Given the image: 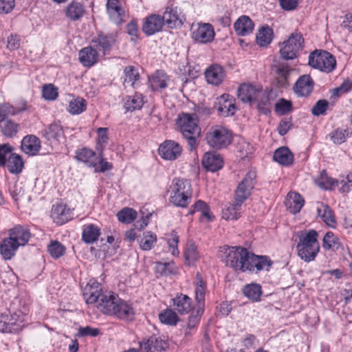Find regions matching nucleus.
<instances>
[{
  "mask_svg": "<svg viewBox=\"0 0 352 352\" xmlns=\"http://www.w3.org/2000/svg\"><path fill=\"white\" fill-rule=\"evenodd\" d=\"M220 255L226 265L236 271L268 270L272 262L266 256H258L242 247H223Z\"/></svg>",
  "mask_w": 352,
  "mask_h": 352,
  "instance_id": "obj_1",
  "label": "nucleus"
},
{
  "mask_svg": "<svg viewBox=\"0 0 352 352\" xmlns=\"http://www.w3.org/2000/svg\"><path fill=\"white\" fill-rule=\"evenodd\" d=\"M177 124L183 137L187 140L190 151H194L197 146V139L201 133L195 114L182 113L177 119Z\"/></svg>",
  "mask_w": 352,
  "mask_h": 352,
  "instance_id": "obj_2",
  "label": "nucleus"
},
{
  "mask_svg": "<svg viewBox=\"0 0 352 352\" xmlns=\"http://www.w3.org/2000/svg\"><path fill=\"white\" fill-rule=\"evenodd\" d=\"M318 234L314 230L302 232L299 236V241L296 245L298 256L305 262L315 259L320 250L318 241Z\"/></svg>",
  "mask_w": 352,
  "mask_h": 352,
  "instance_id": "obj_3",
  "label": "nucleus"
},
{
  "mask_svg": "<svg viewBox=\"0 0 352 352\" xmlns=\"http://www.w3.org/2000/svg\"><path fill=\"white\" fill-rule=\"evenodd\" d=\"M170 202L176 206L186 208L190 203L192 191L189 180L175 178L170 186Z\"/></svg>",
  "mask_w": 352,
  "mask_h": 352,
  "instance_id": "obj_4",
  "label": "nucleus"
},
{
  "mask_svg": "<svg viewBox=\"0 0 352 352\" xmlns=\"http://www.w3.org/2000/svg\"><path fill=\"white\" fill-rule=\"evenodd\" d=\"M309 65L325 73L333 72L336 66V60L329 52L316 50L309 56Z\"/></svg>",
  "mask_w": 352,
  "mask_h": 352,
  "instance_id": "obj_5",
  "label": "nucleus"
},
{
  "mask_svg": "<svg viewBox=\"0 0 352 352\" xmlns=\"http://www.w3.org/2000/svg\"><path fill=\"white\" fill-rule=\"evenodd\" d=\"M206 139L210 147L215 149H221L230 144L232 136L226 128L215 126L207 132Z\"/></svg>",
  "mask_w": 352,
  "mask_h": 352,
  "instance_id": "obj_6",
  "label": "nucleus"
},
{
  "mask_svg": "<svg viewBox=\"0 0 352 352\" xmlns=\"http://www.w3.org/2000/svg\"><path fill=\"white\" fill-rule=\"evenodd\" d=\"M304 39L299 32H294L289 38L282 43L280 48V57L284 60H293L296 58L300 50L302 49Z\"/></svg>",
  "mask_w": 352,
  "mask_h": 352,
  "instance_id": "obj_7",
  "label": "nucleus"
},
{
  "mask_svg": "<svg viewBox=\"0 0 352 352\" xmlns=\"http://www.w3.org/2000/svg\"><path fill=\"white\" fill-rule=\"evenodd\" d=\"M256 178V175L254 171L250 170L245 175L235 190V201L243 204L249 198L252 190L254 188Z\"/></svg>",
  "mask_w": 352,
  "mask_h": 352,
  "instance_id": "obj_8",
  "label": "nucleus"
},
{
  "mask_svg": "<svg viewBox=\"0 0 352 352\" xmlns=\"http://www.w3.org/2000/svg\"><path fill=\"white\" fill-rule=\"evenodd\" d=\"M116 41L115 34L100 32L91 39V45L98 54L105 56L109 54Z\"/></svg>",
  "mask_w": 352,
  "mask_h": 352,
  "instance_id": "obj_9",
  "label": "nucleus"
},
{
  "mask_svg": "<svg viewBox=\"0 0 352 352\" xmlns=\"http://www.w3.org/2000/svg\"><path fill=\"white\" fill-rule=\"evenodd\" d=\"M261 95H264L261 87L250 84H243L238 89V97L243 102H258V107L261 109L264 102H259Z\"/></svg>",
  "mask_w": 352,
  "mask_h": 352,
  "instance_id": "obj_10",
  "label": "nucleus"
},
{
  "mask_svg": "<svg viewBox=\"0 0 352 352\" xmlns=\"http://www.w3.org/2000/svg\"><path fill=\"white\" fill-rule=\"evenodd\" d=\"M162 19H163L164 24L167 25L169 28L181 27L185 20L180 8L173 5L166 8Z\"/></svg>",
  "mask_w": 352,
  "mask_h": 352,
  "instance_id": "obj_11",
  "label": "nucleus"
},
{
  "mask_svg": "<svg viewBox=\"0 0 352 352\" xmlns=\"http://www.w3.org/2000/svg\"><path fill=\"white\" fill-rule=\"evenodd\" d=\"M215 32L213 26L210 23H200L197 28L192 32V38L199 43H208L213 41Z\"/></svg>",
  "mask_w": 352,
  "mask_h": 352,
  "instance_id": "obj_12",
  "label": "nucleus"
},
{
  "mask_svg": "<svg viewBox=\"0 0 352 352\" xmlns=\"http://www.w3.org/2000/svg\"><path fill=\"white\" fill-rule=\"evenodd\" d=\"M275 80L278 87L287 88L289 87L292 73L294 69L287 63H279L274 66Z\"/></svg>",
  "mask_w": 352,
  "mask_h": 352,
  "instance_id": "obj_13",
  "label": "nucleus"
},
{
  "mask_svg": "<svg viewBox=\"0 0 352 352\" xmlns=\"http://www.w3.org/2000/svg\"><path fill=\"white\" fill-rule=\"evenodd\" d=\"M121 298L113 293H107L101 296L97 305L98 309L104 314L112 316Z\"/></svg>",
  "mask_w": 352,
  "mask_h": 352,
  "instance_id": "obj_14",
  "label": "nucleus"
},
{
  "mask_svg": "<svg viewBox=\"0 0 352 352\" xmlns=\"http://www.w3.org/2000/svg\"><path fill=\"white\" fill-rule=\"evenodd\" d=\"M235 99L229 94H223L215 104L219 114L223 117L233 116L236 111Z\"/></svg>",
  "mask_w": 352,
  "mask_h": 352,
  "instance_id": "obj_15",
  "label": "nucleus"
},
{
  "mask_svg": "<svg viewBox=\"0 0 352 352\" xmlns=\"http://www.w3.org/2000/svg\"><path fill=\"white\" fill-rule=\"evenodd\" d=\"M164 25L160 15L152 14L144 19L142 30L146 36H151L162 31Z\"/></svg>",
  "mask_w": 352,
  "mask_h": 352,
  "instance_id": "obj_16",
  "label": "nucleus"
},
{
  "mask_svg": "<svg viewBox=\"0 0 352 352\" xmlns=\"http://www.w3.org/2000/svg\"><path fill=\"white\" fill-rule=\"evenodd\" d=\"M181 146L173 140H166L159 147L160 155L167 160H174L182 153Z\"/></svg>",
  "mask_w": 352,
  "mask_h": 352,
  "instance_id": "obj_17",
  "label": "nucleus"
},
{
  "mask_svg": "<svg viewBox=\"0 0 352 352\" xmlns=\"http://www.w3.org/2000/svg\"><path fill=\"white\" fill-rule=\"evenodd\" d=\"M102 293V286L98 282L90 280L82 291L83 298L88 304L99 302Z\"/></svg>",
  "mask_w": 352,
  "mask_h": 352,
  "instance_id": "obj_18",
  "label": "nucleus"
},
{
  "mask_svg": "<svg viewBox=\"0 0 352 352\" xmlns=\"http://www.w3.org/2000/svg\"><path fill=\"white\" fill-rule=\"evenodd\" d=\"M314 82L309 75L299 77L294 86L295 94L299 97H307L313 91Z\"/></svg>",
  "mask_w": 352,
  "mask_h": 352,
  "instance_id": "obj_19",
  "label": "nucleus"
},
{
  "mask_svg": "<svg viewBox=\"0 0 352 352\" xmlns=\"http://www.w3.org/2000/svg\"><path fill=\"white\" fill-rule=\"evenodd\" d=\"M168 348V343L166 340L155 336L150 337L141 344L142 352H165Z\"/></svg>",
  "mask_w": 352,
  "mask_h": 352,
  "instance_id": "obj_20",
  "label": "nucleus"
},
{
  "mask_svg": "<svg viewBox=\"0 0 352 352\" xmlns=\"http://www.w3.org/2000/svg\"><path fill=\"white\" fill-rule=\"evenodd\" d=\"M65 16L72 21H80L85 14V6L77 1H72L64 9Z\"/></svg>",
  "mask_w": 352,
  "mask_h": 352,
  "instance_id": "obj_21",
  "label": "nucleus"
},
{
  "mask_svg": "<svg viewBox=\"0 0 352 352\" xmlns=\"http://www.w3.org/2000/svg\"><path fill=\"white\" fill-rule=\"evenodd\" d=\"M205 76L209 84L217 86L223 81L226 74L222 66L214 64L206 70Z\"/></svg>",
  "mask_w": 352,
  "mask_h": 352,
  "instance_id": "obj_22",
  "label": "nucleus"
},
{
  "mask_svg": "<svg viewBox=\"0 0 352 352\" xmlns=\"http://www.w3.org/2000/svg\"><path fill=\"white\" fill-rule=\"evenodd\" d=\"M201 163L203 166L209 171L215 172L223 167V158L214 152H207L204 154Z\"/></svg>",
  "mask_w": 352,
  "mask_h": 352,
  "instance_id": "obj_23",
  "label": "nucleus"
},
{
  "mask_svg": "<svg viewBox=\"0 0 352 352\" xmlns=\"http://www.w3.org/2000/svg\"><path fill=\"white\" fill-rule=\"evenodd\" d=\"M107 9L112 21L117 25H120L123 23L125 11L118 0H108Z\"/></svg>",
  "mask_w": 352,
  "mask_h": 352,
  "instance_id": "obj_24",
  "label": "nucleus"
},
{
  "mask_svg": "<svg viewBox=\"0 0 352 352\" xmlns=\"http://www.w3.org/2000/svg\"><path fill=\"white\" fill-rule=\"evenodd\" d=\"M135 314V309L132 305L120 299L112 316L122 320L132 321L134 320Z\"/></svg>",
  "mask_w": 352,
  "mask_h": 352,
  "instance_id": "obj_25",
  "label": "nucleus"
},
{
  "mask_svg": "<svg viewBox=\"0 0 352 352\" xmlns=\"http://www.w3.org/2000/svg\"><path fill=\"white\" fill-rule=\"evenodd\" d=\"M206 282L204 281L200 273L196 275L195 300L197 305V313H203L205 307Z\"/></svg>",
  "mask_w": 352,
  "mask_h": 352,
  "instance_id": "obj_26",
  "label": "nucleus"
},
{
  "mask_svg": "<svg viewBox=\"0 0 352 352\" xmlns=\"http://www.w3.org/2000/svg\"><path fill=\"white\" fill-rule=\"evenodd\" d=\"M21 149L28 155H35L41 148L40 140L34 135H29L23 138L21 141Z\"/></svg>",
  "mask_w": 352,
  "mask_h": 352,
  "instance_id": "obj_27",
  "label": "nucleus"
},
{
  "mask_svg": "<svg viewBox=\"0 0 352 352\" xmlns=\"http://www.w3.org/2000/svg\"><path fill=\"white\" fill-rule=\"evenodd\" d=\"M31 234L30 230L21 225L16 226L10 230L9 236L12 238L19 246H24L28 242Z\"/></svg>",
  "mask_w": 352,
  "mask_h": 352,
  "instance_id": "obj_28",
  "label": "nucleus"
},
{
  "mask_svg": "<svg viewBox=\"0 0 352 352\" xmlns=\"http://www.w3.org/2000/svg\"><path fill=\"white\" fill-rule=\"evenodd\" d=\"M79 60L82 65L85 67H91L97 63L99 54L96 50L89 46L81 49L79 52Z\"/></svg>",
  "mask_w": 352,
  "mask_h": 352,
  "instance_id": "obj_29",
  "label": "nucleus"
},
{
  "mask_svg": "<svg viewBox=\"0 0 352 352\" xmlns=\"http://www.w3.org/2000/svg\"><path fill=\"white\" fill-rule=\"evenodd\" d=\"M254 23L249 16L243 15L234 23V29L237 35L244 36L252 32Z\"/></svg>",
  "mask_w": 352,
  "mask_h": 352,
  "instance_id": "obj_30",
  "label": "nucleus"
},
{
  "mask_svg": "<svg viewBox=\"0 0 352 352\" xmlns=\"http://www.w3.org/2000/svg\"><path fill=\"white\" fill-rule=\"evenodd\" d=\"M173 307L180 314H188L192 309V299L186 294L177 295L173 298Z\"/></svg>",
  "mask_w": 352,
  "mask_h": 352,
  "instance_id": "obj_31",
  "label": "nucleus"
},
{
  "mask_svg": "<svg viewBox=\"0 0 352 352\" xmlns=\"http://www.w3.org/2000/svg\"><path fill=\"white\" fill-rule=\"evenodd\" d=\"M76 159L89 167L96 166L98 161L96 153L91 149L86 147L76 151Z\"/></svg>",
  "mask_w": 352,
  "mask_h": 352,
  "instance_id": "obj_32",
  "label": "nucleus"
},
{
  "mask_svg": "<svg viewBox=\"0 0 352 352\" xmlns=\"http://www.w3.org/2000/svg\"><path fill=\"white\" fill-rule=\"evenodd\" d=\"M305 200L298 192H289L287 195L285 204L287 210L292 214L299 212L304 206Z\"/></svg>",
  "mask_w": 352,
  "mask_h": 352,
  "instance_id": "obj_33",
  "label": "nucleus"
},
{
  "mask_svg": "<svg viewBox=\"0 0 352 352\" xmlns=\"http://www.w3.org/2000/svg\"><path fill=\"white\" fill-rule=\"evenodd\" d=\"M243 203L235 201L227 204L222 210V217L226 220H236L241 217Z\"/></svg>",
  "mask_w": 352,
  "mask_h": 352,
  "instance_id": "obj_34",
  "label": "nucleus"
},
{
  "mask_svg": "<svg viewBox=\"0 0 352 352\" xmlns=\"http://www.w3.org/2000/svg\"><path fill=\"white\" fill-rule=\"evenodd\" d=\"M51 215L54 221L60 225L64 224L71 219L70 210L63 205L54 206Z\"/></svg>",
  "mask_w": 352,
  "mask_h": 352,
  "instance_id": "obj_35",
  "label": "nucleus"
},
{
  "mask_svg": "<svg viewBox=\"0 0 352 352\" xmlns=\"http://www.w3.org/2000/svg\"><path fill=\"white\" fill-rule=\"evenodd\" d=\"M100 235V229L94 224L85 225L82 228V240L87 244L96 242Z\"/></svg>",
  "mask_w": 352,
  "mask_h": 352,
  "instance_id": "obj_36",
  "label": "nucleus"
},
{
  "mask_svg": "<svg viewBox=\"0 0 352 352\" xmlns=\"http://www.w3.org/2000/svg\"><path fill=\"white\" fill-rule=\"evenodd\" d=\"M273 158L279 164L289 166L293 162L294 155L287 147L282 146L274 151Z\"/></svg>",
  "mask_w": 352,
  "mask_h": 352,
  "instance_id": "obj_37",
  "label": "nucleus"
},
{
  "mask_svg": "<svg viewBox=\"0 0 352 352\" xmlns=\"http://www.w3.org/2000/svg\"><path fill=\"white\" fill-rule=\"evenodd\" d=\"M318 216L329 227L334 228L336 224L333 211L327 204L320 203L317 206Z\"/></svg>",
  "mask_w": 352,
  "mask_h": 352,
  "instance_id": "obj_38",
  "label": "nucleus"
},
{
  "mask_svg": "<svg viewBox=\"0 0 352 352\" xmlns=\"http://www.w3.org/2000/svg\"><path fill=\"white\" fill-rule=\"evenodd\" d=\"M19 245L12 238L4 239L0 245V252L5 259H10L15 254Z\"/></svg>",
  "mask_w": 352,
  "mask_h": 352,
  "instance_id": "obj_39",
  "label": "nucleus"
},
{
  "mask_svg": "<svg viewBox=\"0 0 352 352\" xmlns=\"http://www.w3.org/2000/svg\"><path fill=\"white\" fill-rule=\"evenodd\" d=\"M144 103V97L140 93H135L133 96H128L124 104L127 111L140 109Z\"/></svg>",
  "mask_w": 352,
  "mask_h": 352,
  "instance_id": "obj_40",
  "label": "nucleus"
},
{
  "mask_svg": "<svg viewBox=\"0 0 352 352\" xmlns=\"http://www.w3.org/2000/svg\"><path fill=\"white\" fill-rule=\"evenodd\" d=\"M25 111V104L23 103V107H14L8 104H0V123L6 120L7 117L15 116Z\"/></svg>",
  "mask_w": 352,
  "mask_h": 352,
  "instance_id": "obj_41",
  "label": "nucleus"
},
{
  "mask_svg": "<svg viewBox=\"0 0 352 352\" xmlns=\"http://www.w3.org/2000/svg\"><path fill=\"white\" fill-rule=\"evenodd\" d=\"M168 81V76L162 71H157L150 80L151 87L154 91L164 89L167 87Z\"/></svg>",
  "mask_w": 352,
  "mask_h": 352,
  "instance_id": "obj_42",
  "label": "nucleus"
},
{
  "mask_svg": "<svg viewBox=\"0 0 352 352\" xmlns=\"http://www.w3.org/2000/svg\"><path fill=\"white\" fill-rule=\"evenodd\" d=\"M24 163L21 157L16 153H12L8 159V169L12 174L20 173L23 168Z\"/></svg>",
  "mask_w": 352,
  "mask_h": 352,
  "instance_id": "obj_43",
  "label": "nucleus"
},
{
  "mask_svg": "<svg viewBox=\"0 0 352 352\" xmlns=\"http://www.w3.org/2000/svg\"><path fill=\"white\" fill-rule=\"evenodd\" d=\"M273 30L268 26H263L256 34L257 43L262 47L268 45L272 41Z\"/></svg>",
  "mask_w": 352,
  "mask_h": 352,
  "instance_id": "obj_44",
  "label": "nucleus"
},
{
  "mask_svg": "<svg viewBox=\"0 0 352 352\" xmlns=\"http://www.w3.org/2000/svg\"><path fill=\"white\" fill-rule=\"evenodd\" d=\"M2 133L7 138H13L18 133L20 126L12 120H6L0 123Z\"/></svg>",
  "mask_w": 352,
  "mask_h": 352,
  "instance_id": "obj_45",
  "label": "nucleus"
},
{
  "mask_svg": "<svg viewBox=\"0 0 352 352\" xmlns=\"http://www.w3.org/2000/svg\"><path fill=\"white\" fill-rule=\"evenodd\" d=\"M244 295L252 301H259L262 294L261 287L258 284L247 285L243 289Z\"/></svg>",
  "mask_w": 352,
  "mask_h": 352,
  "instance_id": "obj_46",
  "label": "nucleus"
},
{
  "mask_svg": "<svg viewBox=\"0 0 352 352\" xmlns=\"http://www.w3.org/2000/svg\"><path fill=\"white\" fill-rule=\"evenodd\" d=\"M124 74V83H130L131 86L135 88L140 78V74L138 69L134 66L129 65L125 67Z\"/></svg>",
  "mask_w": 352,
  "mask_h": 352,
  "instance_id": "obj_47",
  "label": "nucleus"
},
{
  "mask_svg": "<svg viewBox=\"0 0 352 352\" xmlns=\"http://www.w3.org/2000/svg\"><path fill=\"white\" fill-rule=\"evenodd\" d=\"M340 246L339 239L332 232H327L322 240V248L324 250H338Z\"/></svg>",
  "mask_w": 352,
  "mask_h": 352,
  "instance_id": "obj_48",
  "label": "nucleus"
},
{
  "mask_svg": "<svg viewBox=\"0 0 352 352\" xmlns=\"http://www.w3.org/2000/svg\"><path fill=\"white\" fill-rule=\"evenodd\" d=\"M47 251L53 258L57 259L65 254L66 248L58 241H51L47 245Z\"/></svg>",
  "mask_w": 352,
  "mask_h": 352,
  "instance_id": "obj_49",
  "label": "nucleus"
},
{
  "mask_svg": "<svg viewBox=\"0 0 352 352\" xmlns=\"http://www.w3.org/2000/svg\"><path fill=\"white\" fill-rule=\"evenodd\" d=\"M86 106L87 102L85 100L82 98H77L69 102L67 111L73 115L80 114L85 111Z\"/></svg>",
  "mask_w": 352,
  "mask_h": 352,
  "instance_id": "obj_50",
  "label": "nucleus"
},
{
  "mask_svg": "<svg viewBox=\"0 0 352 352\" xmlns=\"http://www.w3.org/2000/svg\"><path fill=\"white\" fill-rule=\"evenodd\" d=\"M157 242L155 234L147 231L143 233V237L140 241V247L142 250L148 251L153 248Z\"/></svg>",
  "mask_w": 352,
  "mask_h": 352,
  "instance_id": "obj_51",
  "label": "nucleus"
},
{
  "mask_svg": "<svg viewBox=\"0 0 352 352\" xmlns=\"http://www.w3.org/2000/svg\"><path fill=\"white\" fill-rule=\"evenodd\" d=\"M316 182L318 186L325 190L331 189L335 185H338V182L329 177L326 170H322L320 173V176L316 180Z\"/></svg>",
  "mask_w": 352,
  "mask_h": 352,
  "instance_id": "obj_52",
  "label": "nucleus"
},
{
  "mask_svg": "<svg viewBox=\"0 0 352 352\" xmlns=\"http://www.w3.org/2000/svg\"><path fill=\"white\" fill-rule=\"evenodd\" d=\"M25 314L21 313V311L14 312L11 314L9 319L6 318L3 320V322L8 327H11L16 326V327L14 329V330H19L23 327V323L25 321Z\"/></svg>",
  "mask_w": 352,
  "mask_h": 352,
  "instance_id": "obj_53",
  "label": "nucleus"
},
{
  "mask_svg": "<svg viewBox=\"0 0 352 352\" xmlns=\"http://www.w3.org/2000/svg\"><path fill=\"white\" fill-rule=\"evenodd\" d=\"M160 320L166 324L176 325L179 321L177 314L170 309H166L159 314Z\"/></svg>",
  "mask_w": 352,
  "mask_h": 352,
  "instance_id": "obj_54",
  "label": "nucleus"
},
{
  "mask_svg": "<svg viewBox=\"0 0 352 352\" xmlns=\"http://www.w3.org/2000/svg\"><path fill=\"white\" fill-rule=\"evenodd\" d=\"M45 134L48 140H59L64 136L62 126L58 123H53L49 125L45 130Z\"/></svg>",
  "mask_w": 352,
  "mask_h": 352,
  "instance_id": "obj_55",
  "label": "nucleus"
},
{
  "mask_svg": "<svg viewBox=\"0 0 352 352\" xmlns=\"http://www.w3.org/2000/svg\"><path fill=\"white\" fill-rule=\"evenodd\" d=\"M119 221L124 223H131L137 217V212L131 208H124L117 213Z\"/></svg>",
  "mask_w": 352,
  "mask_h": 352,
  "instance_id": "obj_56",
  "label": "nucleus"
},
{
  "mask_svg": "<svg viewBox=\"0 0 352 352\" xmlns=\"http://www.w3.org/2000/svg\"><path fill=\"white\" fill-rule=\"evenodd\" d=\"M352 132L349 129H337L331 134V139L333 143L340 144L351 136Z\"/></svg>",
  "mask_w": 352,
  "mask_h": 352,
  "instance_id": "obj_57",
  "label": "nucleus"
},
{
  "mask_svg": "<svg viewBox=\"0 0 352 352\" xmlns=\"http://www.w3.org/2000/svg\"><path fill=\"white\" fill-rule=\"evenodd\" d=\"M155 271L161 275L168 276L176 272V267L173 262H157Z\"/></svg>",
  "mask_w": 352,
  "mask_h": 352,
  "instance_id": "obj_58",
  "label": "nucleus"
},
{
  "mask_svg": "<svg viewBox=\"0 0 352 352\" xmlns=\"http://www.w3.org/2000/svg\"><path fill=\"white\" fill-rule=\"evenodd\" d=\"M292 109V102L285 98H280L275 104V111L280 116L291 112Z\"/></svg>",
  "mask_w": 352,
  "mask_h": 352,
  "instance_id": "obj_59",
  "label": "nucleus"
},
{
  "mask_svg": "<svg viewBox=\"0 0 352 352\" xmlns=\"http://www.w3.org/2000/svg\"><path fill=\"white\" fill-rule=\"evenodd\" d=\"M42 96L47 100H54L58 96V89L52 84L45 85L43 87Z\"/></svg>",
  "mask_w": 352,
  "mask_h": 352,
  "instance_id": "obj_60",
  "label": "nucleus"
},
{
  "mask_svg": "<svg viewBox=\"0 0 352 352\" xmlns=\"http://www.w3.org/2000/svg\"><path fill=\"white\" fill-rule=\"evenodd\" d=\"M329 106V102L327 100L321 99L316 102L311 109V113L315 116L324 115Z\"/></svg>",
  "mask_w": 352,
  "mask_h": 352,
  "instance_id": "obj_61",
  "label": "nucleus"
},
{
  "mask_svg": "<svg viewBox=\"0 0 352 352\" xmlns=\"http://www.w3.org/2000/svg\"><path fill=\"white\" fill-rule=\"evenodd\" d=\"M184 256L186 260L188 262V263H192L197 261L198 258V252L197 250V247L194 243H188Z\"/></svg>",
  "mask_w": 352,
  "mask_h": 352,
  "instance_id": "obj_62",
  "label": "nucleus"
},
{
  "mask_svg": "<svg viewBox=\"0 0 352 352\" xmlns=\"http://www.w3.org/2000/svg\"><path fill=\"white\" fill-rule=\"evenodd\" d=\"M179 236L176 232H173L167 239V243L169 246V250L171 251V254L173 256L179 255V252L177 248Z\"/></svg>",
  "mask_w": 352,
  "mask_h": 352,
  "instance_id": "obj_63",
  "label": "nucleus"
},
{
  "mask_svg": "<svg viewBox=\"0 0 352 352\" xmlns=\"http://www.w3.org/2000/svg\"><path fill=\"white\" fill-rule=\"evenodd\" d=\"M15 6L14 0H0V14L10 13Z\"/></svg>",
  "mask_w": 352,
  "mask_h": 352,
  "instance_id": "obj_64",
  "label": "nucleus"
}]
</instances>
